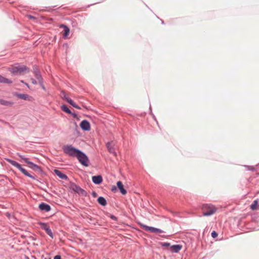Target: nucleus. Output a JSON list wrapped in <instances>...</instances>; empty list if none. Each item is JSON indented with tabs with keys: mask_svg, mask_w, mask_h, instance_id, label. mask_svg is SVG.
Wrapping results in <instances>:
<instances>
[{
	"mask_svg": "<svg viewBox=\"0 0 259 259\" xmlns=\"http://www.w3.org/2000/svg\"><path fill=\"white\" fill-rule=\"evenodd\" d=\"M201 209L204 216L211 215L215 213L217 210V208L215 206L210 204H203L201 207Z\"/></svg>",
	"mask_w": 259,
	"mask_h": 259,
	"instance_id": "f257e3e1",
	"label": "nucleus"
},
{
	"mask_svg": "<svg viewBox=\"0 0 259 259\" xmlns=\"http://www.w3.org/2000/svg\"><path fill=\"white\" fill-rule=\"evenodd\" d=\"M62 149L66 154L72 157H76L79 151V150L74 148L72 145H69L64 146Z\"/></svg>",
	"mask_w": 259,
	"mask_h": 259,
	"instance_id": "f03ea898",
	"label": "nucleus"
},
{
	"mask_svg": "<svg viewBox=\"0 0 259 259\" xmlns=\"http://www.w3.org/2000/svg\"><path fill=\"white\" fill-rule=\"evenodd\" d=\"M10 71L14 74H22L24 72H28V68L24 65H18L12 66L10 68Z\"/></svg>",
	"mask_w": 259,
	"mask_h": 259,
	"instance_id": "7ed1b4c3",
	"label": "nucleus"
},
{
	"mask_svg": "<svg viewBox=\"0 0 259 259\" xmlns=\"http://www.w3.org/2000/svg\"><path fill=\"white\" fill-rule=\"evenodd\" d=\"M7 161L10 163L12 165L14 166L15 167H16V168H17L18 169H19L24 175H25V176L29 177V178H31L32 179H34V177L30 175L28 172L24 168H23L21 165L19 164L18 162L15 161H13L12 160H11V159H7Z\"/></svg>",
	"mask_w": 259,
	"mask_h": 259,
	"instance_id": "20e7f679",
	"label": "nucleus"
},
{
	"mask_svg": "<svg viewBox=\"0 0 259 259\" xmlns=\"http://www.w3.org/2000/svg\"><path fill=\"white\" fill-rule=\"evenodd\" d=\"M76 157L82 165L86 166L88 165L89 159L85 154L82 153L81 151L79 150Z\"/></svg>",
	"mask_w": 259,
	"mask_h": 259,
	"instance_id": "39448f33",
	"label": "nucleus"
},
{
	"mask_svg": "<svg viewBox=\"0 0 259 259\" xmlns=\"http://www.w3.org/2000/svg\"><path fill=\"white\" fill-rule=\"evenodd\" d=\"M22 159L27 164H28L29 167L32 169L33 170L36 171H40V167L37 165L36 164L29 161L28 159L26 158L23 157L22 156H20Z\"/></svg>",
	"mask_w": 259,
	"mask_h": 259,
	"instance_id": "423d86ee",
	"label": "nucleus"
},
{
	"mask_svg": "<svg viewBox=\"0 0 259 259\" xmlns=\"http://www.w3.org/2000/svg\"><path fill=\"white\" fill-rule=\"evenodd\" d=\"M141 226H142V228L144 230L148 231V232H153V233H161L163 232V231H162L161 230L156 228H154L152 227H149V226H148L147 225H143V224L141 225Z\"/></svg>",
	"mask_w": 259,
	"mask_h": 259,
	"instance_id": "0eeeda50",
	"label": "nucleus"
},
{
	"mask_svg": "<svg viewBox=\"0 0 259 259\" xmlns=\"http://www.w3.org/2000/svg\"><path fill=\"white\" fill-rule=\"evenodd\" d=\"M71 188L73 191L76 192L79 195H81L82 196L87 195V192L84 190H83L82 188L75 184L71 185Z\"/></svg>",
	"mask_w": 259,
	"mask_h": 259,
	"instance_id": "6e6552de",
	"label": "nucleus"
},
{
	"mask_svg": "<svg viewBox=\"0 0 259 259\" xmlns=\"http://www.w3.org/2000/svg\"><path fill=\"white\" fill-rule=\"evenodd\" d=\"M40 227L42 229L45 230L47 234L50 236L52 238H53V233L50 228V227L48 226L47 224L45 223H40Z\"/></svg>",
	"mask_w": 259,
	"mask_h": 259,
	"instance_id": "1a4fd4ad",
	"label": "nucleus"
},
{
	"mask_svg": "<svg viewBox=\"0 0 259 259\" xmlns=\"http://www.w3.org/2000/svg\"><path fill=\"white\" fill-rule=\"evenodd\" d=\"M16 96L18 97L19 99L29 101H32L33 100V98L30 96L29 95L25 94H16Z\"/></svg>",
	"mask_w": 259,
	"mask_h": 259,
	"instance_id": "9d476101",
	"label": "nucleus"
},
{
	"mask_svg": "<svg viewBox=\"0 0 259 259\" xmlns=\"http://www.w3.org/2000/svg\"><path fill=\"white\" fill-rule=\"evenodd\" d=\"M63 97H62L63 100H65L66 102H67L68 103H69L70 105H71L73 107H74L75 108L77 109H80V108L77 106L73 100H72L70 98H69L64 93H63Z\"/></svg>",
	"mask_w": 259,
	"mask_h": 259,
	"instance_id": "9b49d317",
	"label": "nucleus"
},
{
	"mask_svg": "<svg viewBox=\"0 0 259 259\" xmlns=\"http://www.w3.org/2000/svg\"><path fill=\"white\" fill-rule=\"evenodd\" d=\"M60 28H62L63 29V31L61 32L62 33L63 37L64 38H66L70 32L69 28L66 25L64 24H61L59 26Z\"/></svg>",
	"mask_w": 259,
	"mask_h": 259,
	"instance_id": "f8f14e48",
	"label": "nucleus"
},
{
	"mask_svg": "<svg viewBox=\"0 0 259 259\" xmlns=\"http://www.w3.org/2000/svg\"><path fill=\"white\" fill-rule=\"evenodd\" d=\"M114 145L112 142H108L106 144V147L108 149V151L113 154L114 156L116 155V153L115 151V149L114 147Z\"/></svg>",
	"mask_w": 259,
	"mask_h": 259,
	"instance_id": "ddd939ff",
	"label": "nucleus"
},
{
	"mask_svg": "<svg viewBox=\"0 0 259 259\" xmlns=\"http://www.w3.org/2000/svg\"><path fill=\"white\" fill-rule=\"evenodd\" d=\"M80 126L81 128L85 131H89L90 130V124L87 120H83L80 123Z\"/></svg>",
	"mask_w": 259,
	"mask_h": 259,
	"instance_id": "4468645a",
	"label": "nucleus"
},
{
	"mask_svg": "<svg viewBox=\"0 0 259 259\" xmlns=\"http://www.w3.org/2000/svg\"><path fill=\"white\" fill-rule=\"evenodd\" d=\"M39 208L41 210L48 212L51 210V207L49 205L44 203H41L39 205Z\"/></svg>",
	"mask_w": 259,
	"mask_h": 259,
	"instance_id": "2eb2a0df",
	"label": "nucleus"
},
{
	"mask_svg": "<svg viewBox=\"0 0 259 259\" xmlns=\"http://www.w3.org/2000/svg\"><path fill=\"white\" fill-rule=\"evenodd\" d=\"M93 182L96 184H99L102 183L103 179L101 176H96L92 177Z\"/></svg>",
	"mask_w": 259,
	"mask_h": 259,
	"instance_id": "dca6fc26",
	"label": "nucleus"
},
{
	"mask_svg": "<svg viewBox=\"0 0 259 259\" xmlns=\"http://www.w3.org/2000/svg\"><path fill=\"white\" fill-rule=\"evenodd\" d=\"M182 248L181 245H174L170 246V250L173 252H178Z\"/></svg>",
	"mask_w": 259,
	"mask_h": 259,
	"instance_id": "f3484780",
	"label": "nucleus"
},
{
	"mask_svg": "<svg viewBox=\"0 0 259 259\" xmlns=\"http://www.w3.org/2000/svg\"><path fill=\"white\" fill-rule=\"evenodd\" d=\"M117 187L120 190L121 193L123 195H125L126 193V191L124 189L123 184L121 182L118 181L117 182Z\"/></svg>",
	"mask_w": 259,
	"mask_h": 259,
	"instance_id": "a211bd4d",
	"label": "nucleus"
},
{
	"mask_svg": "<svg viewBox=\"0 0 259 259\" xmlns=\"http://www.w3.org/2000/svg\"><path fill=\"white\" fill-rule=\"evenodd\" d=\"M54 172L55 174L60 178L64 180H66L67 179V177L66 176V175L62 172L61 171L57 169H55Z\"/></svg>",
	"mask_w": 259,
	"mask_h": 259,
	"instance_id": "6ab92c4d",
	"label": "nucleus"
},
{
	"mask_svg": "<svg viewBox=\"0 0 259 259\" xmlns=\"http://www.w3.org/2000/svg\"><path fill=\"white\" fill-rule=\"evenodd\" d=\"M0 104L4 106L11 107L13 105L14 103L12 101H7L3 99L0 101Z\"/></svg>",
	"mask_w": 259,
	"mask_h": 259,
	"instance_id": "aec40b11",
	"label": "nucleus"
},
{
	"mask_svg": "<svg viewBox=\"0 0 259 259\" xmlns=\"http://www.w3.org/2000/svg\"><path fill=\"white\" fill-rule=\"evenodd\" d=\"M0 82L10 84L12 83V81L10 79L5 78L0 75Z\"/></svg>",
	"mask_w": 259,
	"mask_h": 259,
	"instance_id": "412c9836",
	"label": "nucleus"
},
{
	"mask_svg": "<svg viewBox=\"0 0 259 259\" xmlns=\"http://www.w3.org/2000/svg\"><path fill=\"white\" fill-rule=\"evenodd\" d=\"M98 202L100 204L103 206H105L107 204L106 200L103 197H99L98 199Z\"/></svg>",
	"mask_w": 259,
	"mask_h": 259,
	"instance_id": "4be33fe9",
	"label": "nucleus"
},
{
	"mask_svg": "<svg viewBox=\"0 0 259 259\" xmlns=\"http://www.w3.org/2000/svg\"><path fill=\"white\" fill-rule=\"evenodd\" d=\"M61 109L63 111H64V112H66V113H67L68 114H71V111L68 109V108L65 105H62L61 106Z\"/></svg>",
	"mask_w": 259,
	"mask_h": 259,
	"instance_id": "5701e85b",
	"label": "nucleus"
},
{
	"mask_svg": "<svg viewBox=\"0 0 259 259\" xmlns=\"http://www.w3.org/2000/svg\"><path fill=\"white\" fill-rule=\"evenodd\" d=\"M257 204V200H254L253 203L250 206L251 209H252V210L255 209L256 208Z\"/></svg>",
	"mask_w": 259,
	"mask_h": 259,
	"instance_id": "b1692460",
	"label": "nucleus"
},
{
	"mask_svg": "<svg viewBox=\"0 0 259 259\" xmlns=\"http://www.w3.org/2000/svg\"><path fill=\"white\" fill-rule=\"evenodd\" d=\"M160 245L163 247H168L170 246V243L167 242L160 243Z\"/></svg>",
	"mask_w": 259,
	"mask_h": 259,
	"instance_id": "393cba45",
	"label": "nucleus"
},
{
	"mask_svg": "<svg viewBox=\"0 0 259 259\" xmlns=\"http://www.w3.org/2000/svg\"><path fill=\"white\" fill-rule=\"evenodd\" d=\"M211 235L212 237L213 238H215L218 236V233L214 231L212 232Z\"/></svg>",
	"mask_w": 259,
	"mask_h": 259,
	"instance_id": "a878e982",
	"label": "nucleus"
},
{
	"mask_svg": "<svg viewBox=\"0 0 259 259\" xmlns=\"http://www.w3.org/2000/svg\"><path fill=\"white\" fill-rule=\"evenodd\" d=\"M35 76H36V78L38 79V82H40L41 81V78L40 75L38 74H36Z\"/></svg>",
	"mask_w": 259,
	"mask_h": 259,
	"instance_id": "bb28decb",
	"label": "nucleus"
},
{
	"mask_svg": "<svg viewBox=\"0 0 259 259\" xmlns=\"http://www.w3.org/2000/svg\"><path fill=\"white\" fill-rule=\"evenodd\" d=\"M31 82H32V83L33 84H37V81H36V80H35L34 79H33V78H31Z\"/></svg>",
	"mask_w": 259,
	"mask_h": 259,
	"instance_id": "cd10ccee",
	"label": "nucleus"
},
{
	"mask_svg": "<svg viewBox=\"0 0 259 259\" xmlns=\"http://www.w3.org/2000/svg\"><path fill=\"white\" fill-rule=\"evenodd\" d=\"M54 259H61V256L59 255H57L54 257Z\"/></svg>",
	"mask_w": 259,
	"mask_h": 259,
	"instance_id": "c85d7f7f",
	"label": "nucleus"
},
{
	"mask_svg": "<svg viewBox=\"0 0 259 259\" xmlns=\"http://www.w3.org/2000/svg\"><path fill=\"white\" fill-rule=\"evenodd\" d=\"M111 218L113 220H116V217L113 215H111Z\"/></svg>",
	"mask_w": 259,
	"mask_h": 259,
	"instance_id": "c756f323",
	"label": "nucleus"
},
{
	"mask_svg": "<svg viewBox=\"0 0 259 259\" xmlns=\"http://www.w3.org/2000/svg\"><path fill=\"white\" fill-rule=\"evenodd\" d=\"M28 17L30 19H34V17L33 16H31V15H29Z\"/></svg>",
	"mask_w": 259,
	"mask_h": 259,
	"instance_id": "7c9ffc66",
	"label": "nucleus"
},
{
	"mask_svg": "<svg viewBox=\"0 0 259 259\" xmlns=\"http://www.w3.org/2000/svg\"><path fill=\"white\" fill-rule=\"evenodd\" d=\"M116 188L115 186H113V187H112V191H113L114 190H116Z\"/></svg>",
	"mask_w": 259,
	"mask_h": 259,
	"instance_id": "2f4dec72",
	"label": "nucleus"
},
{
	"mask_svg": "<svg viewBox=\"0 0 259 259\" xmlns=\"http://www.w3.org/2000/svg\"><path fill=\"white\" fill-rule=\"evenodd\" d=\"M45 259H51V258H45Z\"/></svg>",
	"mask_w": 259,
	"mask_h": 259,
	"instance_id": "473e14b6",
	"label": "nucleus"
},
{
	"mask_svg": "<svg viewBox=\"0 0 259 259\" xmlns=\"http://www.w3.org/2000/svg\"><path fill=\"white\" fill-rule=\"evenodd\" d=\"M2 100V99H0V101Z\"/></svg>",
	"mask_w": 259,
	"mask_h": 259,
	"instance_id": "72a5a7b5",
	"label": "nucleus"
}]
</instances>
